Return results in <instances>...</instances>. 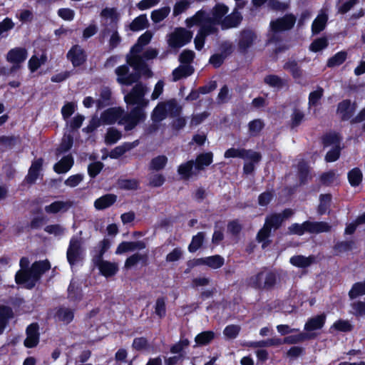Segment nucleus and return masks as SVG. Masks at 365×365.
I'll return each mask as SVG.
<instances>
[{"instance_id":"864d4df0","label":"nucleus","mask_w":365,"mask_h":365,"mask_svg":"<svg viewBox=\"0 0 365 365\" xmlns=\"http://www.w3.org/2000/svg\"><path fill=\"white\" fill-rule=\"evenodd\" d=\"M118 185L120 189L124 190H136L139 188L140 182L137 179H119Z\"/></svg>"},{"instance_id":"9b49d317","label":"nucleus","mask_w":365,"mask_h":365,"mask_svg":"<svg viewBox=\"0 0 365 365\" xmlns=\"http://www.w3.org/2000/svg\"><path fill=\"white\" fill-rule=\"evenodd\" d=\"M356 109V102H351L350 99H344L337 105L336 113L339 115L341 121L350 120Z\"/></svg>"},{"instance_id":"c85d7f7f","label":"nucleus","mask_w":365,"mask_h":365,"mask_svg":"<svg viewBox=\"0 0 365 365\" xmlns=\"http://www.w3.org/2000/svg\"><path fill=\"white\" fill-rule=\"evenodd\" d=\"M317 336L315 333L300 332L296 335H289L283 339V343L287 344H296L306 340L314 339Z\"/></svg>"},{"instance_id":"49530a36","label":"nucleus","mask_w":365,"mask_h":365,"mask_svg":"<svg viewBox=\"0 0 365 365\" xmlns=\"http://www.w3.org/2000/svg\"><path fill=\"white\" fill-rule=\"evenodd\" d=\"M215 338L213 331H204L196 335L195 341L198 346H206Z\"/></svg>"},{"instance_id":"c756f323","label":"nucleus","mask_w":365,"mask_h":365,"mask_svg":"<svg viewBox=\"0 0 365 365\" xmlns=\"http://www.w3.org/2000/svg\"><path fill=\"white\" fill-rule=\"evenodd\" d=\"M137 144L138 141H135L133 143H123L121 145L116 146L112 149L108 155L111 159H118L127 151H129L133 148Z\"/></svg>"},{"instance_id":"c03bdc74","label":"nucleus","mask_w":365,"mask_h":365,"mask_svg":"<svg viewBox=\"0 0 365 365\" xmlns=\"http://www.w3.org/2000/svg\"><path fill=\"white\" fill-rule=\"evenodd\" d=\"M203 259L204 265L215 269L222 267L225 264V259L220 255L203 257Z\"/></svg>"},{"instance_id":"7ed1b4c3","label":"nucleus","mask_w":365,"mask_h":365,"mask_svg":"<svg viewBox=\"0 0 365 365\" xmlns=\"http://www.w3.org/2000/svg\"><path fill=\"white\" fill-rule=\"evenodd\" d=\"M279 275L272 270L259 271L247 279V285L257 290H272L277 283Z\"/></svg>"},{"instance_id":"6e6552de","label":"nucleus","mask_w":365,"mask_h":365,"mask_svg":"<svg viewBox=\"0 0 365 365\" xmlns=\"http://www.w3.org/2000/svg\"><path fill=\"white\" fill-rule=\"evenodd\" d=\"M83 255V248L81 239L76 237H72L66 251V258L68 264L73 267L79 261L82 260Z\"/></svg>"},{"instance_id":"79ce46f5","label":"nucleus","mask_w":365,"mask_h":365,"mask_svg":"<svg viewBox=\"0 0 365 365\" xmlns=\"http://www.w3.org/2000/svg\"><path fill=\"white\" fill-rule=\"evenodd\" d=\"M148 26L149 23L146 14H140L133 20L130 25V29L133 31H138Z\"/></svg>"},{"instance_id":"de8ad7c7","label":"nucleus","mask_w":365,"mask_h":365,"mask_svg":"<svg viewBox=\"0 0 365 365\" xmlns=\"http://www.w3.org/2000/svg\"><path fill=\"white\" fill-rule=\"evenodd\" d=\"M111 101V91L108 88H104L102 89L100 93V98L98 99L96 106L98 109L103 108L110 104Z\"/></svg>"},{"instance_id":"5fc2aeb1","label":"nucleus","mask_w":365,"mask_h":365,"mask_svg":"<svg viewBox=\"0 0 365 365\" xmlns=\"http://www.w3.org/2000/svg\"><path fill=\"white\" fill-rule=\"evenodd\" d=\"M332 196L329 193L321 194L319 195V205L318 206L317 212L319 215H324L327 212V210L330 207Z\"/></svg>"},{"instance_id":"f8f14e48","label":"nucleus","mask_w":365,"mask_h":365,"mask_svg":"<svg viewBox=\"0 0 365 365\" xmlns=\"http://www.w3.org/2000/svg\"><path fill=\"white\" fill-rule=\"evenodd\" d=\"M189 22L191 25L199 26L200 28H203L205 26H211L215 30V32L218 31V29L216 26H214L212 18L210 16V14L207 12L205 10L200 9L197 11L190 19H188Z\"/></svg>"},{"instance_id":"6e6d98bb","label":"nucleus","mask_w":365,"mask_h":365,"mask_svg":"<svg viewBox=\"0 0 365 365\" xmlns=\"http://www.w3.org/2000/svg\"><path fill=\"white\" fill-rule=\"evenodd\" d=\"M363 295H365V279L363 282L354 283L349 291V297L351 299Z\"/></svg>"},{"instance_id":"680f3d73","label":"nucleus","mask_w":365,"mask_h":365,"mask_svg":"<svg viewBox=\"0 0 365 365\" xmlns=\"http://www.w3.org/2000/svg\"><path fill=\"white\" fill-rule=\"evenodd\" d=\"M73 144V137L71 134H68L67 135H64L62 138L61 143L58 148H57V152L59 153H64L69 151Z\"/></svg>"},{"instance_id":"052dcab7","label":"nucleus","mask_w":365,"mask_h":365,"mask_svg":"<svg viewBox=\"0 0 365 365\" xmlns=\"http://www.w3.org/2000/svg\"><path fill=\"white\" fill-rule=\"evenodd\" d=\"M241 330V327L237 324H230L225 327L223 330V334L227 339H235L237 337Z\"/></svg>"},{"instance_id":"412c9836","label":"nucleus","mask_w":365,"mask_h":365,"mask_svg":"<svg viewBox=\"0 0 365 365\" xmlns=\"http://www.w3.org/2000/svg\"><path fill=\"white\" fill-rule=\"evenodd\" d=\"M216 33L217 32H215V30L211 26L200 28L194 39L195 49L200 51L204 47L206 37L210 34H214Z\"/></svg>"},{"instance_id":"09e8293b","label":"nucleus","mask_w":365,"mask_h":365,"mask_svg":"<svg viewBox=\"0 0 365 365\" xmlns=\"http://www.w3.org/2000/svg\"><path fill=\"white\" fill-rule=\"evenodd\" d=\"M205 234L204 232H199L192 237L191 242L188 245V251L191 253L195 252L203 245Z\"/></svg>"},{"instance_id":"aec40b11","label":"nucleus","mask_w":365,"mask_h":365,"mask_svg":"<svg viewBox=\"0 0 365 365\" xmlns=\"http://www.w3.org/2000/svg\"><path fill=\"white\" fill-rule=\"evenodd\" d=\"M43 163V160L42 158H39L32 162L25 179L29 184H34L36 182L39 176L40 171L42 169Z\"/></svg>"},{"instance_id":"603ef678","label":"nucleus","mask_w":365,"mask_h":365,"mask_svg":"<svg viewBox=\"0 0 365 365\" xmlns=\"http://www.w3.org/2000/svg\"><path fill=\"white\" fill-rule=\"evenodd\" d=\"M341 138L336 133H327L322 135V143L324 148L329 147L331 145L336 146L340 145Z\"/></svg>"},{"instance_id":"f704fd0d","label":"nucleus","mask_w":365,"mask_h":365,"mask_svg":"<svg viewBox=\"0 0 365 365\" xmlns=\"http://www.w3.org/2000/svg\"><path fill=\"white\" fill-rule=\"evenodd\" d=\"M168 116L166 104L164 102L159 103L151 113V119L153 123H160Z\"/></svg>"},{"instance_id":"393cba45","label":"nucleus","mask_w":365,"mask_h":365,"mask_svg":"<svg viewBox=\"0 0 365 365\" xmlns=\"http://www.w3.org/2000/svg\"><path fill=\"white\" fill-rule=\"evenodd\" d=\"M116 200L117 196L115 194H106L95 200L94 207L98 210H103L112 206Z\"/></svg>"},{"instance_id":"2eb2a0df","label":"nucleus","mask_w":365,"mask_h":365,"mask_svg":"<svg viewBox=\"0 0 365 365\" xmlns=\"http://www.w3.org/2000/svg\"><path fill=\"white\" fill-rule=\"evenodd\" d=\"M26 338L24 344L26 348H34L39 343V326L37 323H31L26 329Z\"/></svg>"},{"instance_id":"4d7b16f0","label":"nucleus","mask_w":365,"mask_h":365,"mask_svg":"<svg viewBox=\"0 0 365 365\" xmlns=\"http://www.w3.org/2000/svg\"><path fill=\"white\" fill-rule=\"evenodd\" d=\"M264 128V121L259 118L252 120L248 123V130L251 136H257Z\"/></svg>"},{"instance_id":"bf43d9fd","label":"nucleus","mask_w":365,"mask_h":365,"mask_svg":"<svg viewBox=\"0 0 365 365\" xmlns=\"http://www.w3.org/2000/svg\"><path fill=\"white\" fill-rule=\"evenodd\" d=\"M329 46L328 38L325 36L314 39L309 46V50L314 53H317L326 48Z\"/></svg>"},{"instance_id":"c9c22d12","label":"nucleus","mask_w":365,"mask_h":365,"mask_svg":"<svg viewBox=\"0 0 365 365\" xmlns=\"http://www.w3.org/2000/svg\"><path fill=\"white\" fill-rule=\"evenodd\" d=\"M264 83L272 88L278 90L282 89L283 87L287 86V81L282 79L279 76L275 74H269L264 78Z\"/></svg>"},{"instance_id":"7c9ffc66","label":"nucleus","mask_w":365,"mask_h":365,"mask_svg":"<svg viewBox=\"0 0 365 365\" xmlns=\"http://www.w3.org/2000/svg\"><path fill=\"white\" fill-rule=\"evenodd\" d=\"M56 318L65 324H70L74 319V310L70 308L61 307L55 314Z\"/></svg>"},{"instance_id":"0e129e2a","label":"nucleus","mask_w":365,"mask_h":365,"mask_svg":"<svg viewBox=\"0 0 365 365\" xmlns=\"http://www.w3.org/2000/svg\"><path fill=\"white\" fill-rule=\"evenodd\" d=\"M354 242L349 241H339L334 245V250L338 253L346 252L352 250Z\"/></svg>"},{"instance_id":"37998d69","label":"nucleus","mask_w":365,"mask_h":365,"mask_svg":"<svg viewBox=\"0 0 365 365\" xmlns=\"http://www.w3.org/2000/svg\"><path fill=\"white\" fill-rule=\"evenodd\" d=\"M347 58V52L341 51L336 53L333 56L329 58L327 63V66L334 68L344 63Z\"/></svg>"},{"instance_id":"dca6fc26","label":"nucleus","mask_w":365,"mask_h":365,"mask_svg":"<svg viewBox=\"0 0 365 365\" xmlns=\"http://www.w3.org/2000/svg\"><path fill=\"white\" fill-rule=\"evenodd\" d=\"M178 174L183 180H189L193 177L199 175L195 168L194 160H190L178 165L177 169Z\"/></svg>"},{"instance_id":"4be33fe9","label":"nucleus","mask_w":365,"mask_h":365,"mask_svg":"<svg viewBox=\"0 0 365 365\" xmlns=\"http://www.w3.org/2000/svg\"><path fill=\"white\" fill-rule=\"evenodd\" d=\"M74 164V159L71 154L63 156L58 162L54 164L53 170L58 174L66 173L71 170Z\"/></svg>"},{"instance_id":"473e14b6","label":"nucleus","mask_w":365,"mask_h":365,"mask_svg":"<svg viewBox=\"0 0 365 365\" xmlns=\"http://www.w3.org/2000/svg\"><path fill=\"white\" fill-rule=\"evenodd\" d=\"M283 68L289 71L294 79H299L302 77L303 70L294 59L289 60L284 63Z\"/></svg>"},{"instance_id":"774afa93","label":"nucleus","mask_w":365,"mask_h":365,"mask_svg":"<svg viewBox=\"0 0 365 365\" xmlns=\"http://www.w3.org/2000/svg\"><path fill=\"white\" fill-rule=\"evenodd\" d=\"M195 56V53L193 51L185 49L179 55L178 61L182 65H190L193 61Z\"/></svg>"},{"instance_id":"f3484780","label":"nucleus","mask_w":365,"mask_h":365,"mask_svg":"<svg viewBox=\"0 0 365 365\" xmlns=\"http://www.w3.org/2000/svg\"><path fill=\"white\" fill-rule=\"evenodd\" d=\"M256 35L252 30H243L240 34V37L238 42V49L240 53H247L249 48H250L255 40Z\"/></svg>"},{"instance_id":"a18cd8bd","label":"nucleus","mask_w":365,"mask_h":365,"mask_svg":"<svg viewBox=\"0 0 365 365\" xmlns=\"http://www.w3.org/2000/svg\"><path fill=\"white\" fill-rule=\"evenodd\" d=\"M354 327L348 320L338 319L336 320L329 329V332L331 333V330L334 329L340 332H350L353 330Z\"/></svg>"},{"instance_id":"72a5a7b5","label":"nucleus","mask_w":365,"mask_h":365,"mask_svg":"<svg viewBox=\"0 0 365 365\" xmlns=\"http://www.w3.org/2000/svg\"><path fill=\"white\" fill-rule=\"evenodd\" d=\"M30 269H24L19 270L16 272L15 274V282L19 285L24 284V287L28 289H31L32 288H29V284L32 282V274L30 272Z\"/></svg>"},{"instance_id":"e2e57ef3","label":"nucleus","mask_w":365,"mask_h":365,"mask_svg":"<svg viewBox=\"0 0 365 365\" xmlns=\"http://www.w3.org/2000/svg\"><path fill=\"white\" fill-rule=\"evenodd\" d=\"M155 313L160 318L163 319L166 315L165 299L163 297H158L155 304Z\"/></svg>"},{"instance_id":"8fccbe9b","label":"nucleus","mask_w":365,"mask_h":365,"mask_svg":"<svg viewBox=\"0 0 365 365\" xmlns=\"http://www.w3.org/2000/svg\"><path fill=\"white\" fill-rule=\"evenodd\" d=\"M168 158L164 155H160L153 158L149 165V169L151 170L160 171L166 166Z\"/></svg>"},{"instance_id":"2f4dec72","label":"nucleus","mask_w":365,"mask_h":365,"mask_svg":"<svg viewBox=\"0 0 365 365\" xmlns=\"http://www.w3.org/2000/svg\"><path fill=\"white\" fill-rule=\"evenodd\" d=\"M194 73V68L191 65H181L173 71L172 75L174 81L188 77Z\"/></svg>"},{"instance_id":"a211bd4d","label":"nucleus","mask_w":365,"mask_h":365,"mask_svg":"<svg viewBox=\"0 0 365 365\" xmlns=\"http://www.w3.org/2000/svg\"><path fill=\"white\" fill-rule=\"evenodd\" d=\"M327 316L324 313L317 314L307 319L304 324V329L307 333L322 329L326 323Z\"/></svg>"},{"instance_id":"0eeeda50","label":"nucleus","mask_w":365,"mask_h":365,"mask_svg":"<svg viewBox=\"0 0 365 365\" xmlns=\"http://www.w3.org/2000/svg\"><path fill=\"white\" fill-rule=\"evenodd\" d=\"M146 118L145 110L139 108H133L129 113H125L119 119L118 125H124L125 131L133 130L140 123L143 122Z\"/></svg>"},{"instance_id":"39448f33","label":"nucleus","mask_w":365,"mask_h":365,"mask_svg":"<svg viewBox=\"0 0 365 365\" xmlns=\"http://www.w3.org/2000/svg\"><path fill=\"white\" fill-rule=\"evenodd\" d=\"M192 32L183 27H177L167 36V42L169 48L177 53L179 49L187 43L192 38Z\"/></svg>"},{"instance_id":"1a4fd4ad","label":"nucleus","mask_w":365,"mask_h":365,"mask_svg":"<svg viewBox=\"0 0 365 365\" xmlns=\"http://www.w3.org/2000/svg\"><path fill=\"white\" fill-rule=\"evenodd\" d=\"M51 269V264L48 259L34 262L31 267L30 272L32 274V282L29 284V288H34L40 280L41 276Z\"/></svg>"},{"instance_id":"13d9d810","label":"nucleus","mask_w":365,"mask_h":365,"mask_svg":"<svg viewBox=\"0 0 365 365\" xmlns=\"http://www.w3.org/2000/svg\"><path fill=\"white\" fill-rule=\"evenodd\" d=\"M122 138V133L115 128H109L105 136V143L107 145H113Z\"/></svg>"},{"instance_id":"a19ab883","label":"nucleus","mask_w":365,"mask_h":365,"mask_svg":"<svg viewBox=\"0 0 365 365\" xmlns=\"http://www.w3.org/2000/svg\"><path fill=\"white\" fill-rule=\"evenodd\" d=\"M347 178L351 187L359 186L363 180V174L359 168H354L348 172Z\"/></svg>"},{"instance_id":"e433bc0d","label":"nucleus","mask_w":365,"mask_h":365,"mask_svg":"<svg viewBox=\"0 0 365 365\" xmlns=\"http://www.w3.org/2000/svg\"><path fill=\"white\" fill-rule=\"evenodd\" d=\"M328 21V16L327 14H321L314 20L312 24V33L313 35L319 34L320 32L324 30L327 22Z\"/></svg>"},{"instance_id":"6ab92c4d","label":"nucleus","mask_w":365,"mask_h":365,"mask_svg":"<svg viewBox=\"0 0 365 365\" xmlns=\"http://www.w3.org/2000/svg\"><path fill=\"white\" fill-rule=\"evenodd\" d=\"M229 8L224 4H216L211 10L212 20L214 26L221 25L224 17L228 13Z\"/></svg>"},{"instance_id":"3c124183","label":"nucleus","mask_w":365,"mask_h":365,"mask_svg":"<svg viewBox=\"0 0 365 365\" xmlns=\"http://www.w3.org/2000/svg\"><path fill=\"white\" fill-rule=\"evenodd\" d=\"M170 8L168 6L161 7L158 9L153 10L151 12V19L152 21L157 24L163 21L170 14Z\"/></svg>"},{"instance_id":"f257e3e1","label":"nucleus","mask_w":365,"mask_h":365,"mask_svg":"<svg viewBox=\"0 0 365 365\" xmlns=\"http://www.w3.org/2000/svg\"><path fill=\"white\" fill-rule=\"evenodd\" d=\"M115 73L117 82L123 86H131L139 82L142 76L148 78L153 76L148 65L139 55H127L126 64L118 66Z\"/></svg>"},{"instance_id":"b1692460","label":"nucleus","mask_w":365,"mask_h":365,"mask_svg":"<svg viewBox=\"0 0 365 365\" xmlns=\"http://www.w3.org/2000/svg\"><path fill=\"white\" fill-rule=\"evenodd\" d=\"M213 161V153L212 152H207L200 153L197 155L195 163V168L198 173L205 170V167L209 166Z\"/></svg>"},{"instance_id":"423d86ee","label":"nucleus","mask_w":365,"mask_h":365,"mask_svg":"<svg viewBox=\"0 0 365 365\" xmlns=\"http://www.w3.org/2000/svg\"><path fill=\"white\" fill-rule=\"evenodd\" d=\"M135 83L130 91L125 96L124 101L127 105L135 106L134 108L145 110L149 104V101L145 98L147 88L142 83Z\"/></svg>"},{"instance_id":"5701e85b","label":"nucleus","mask_w":365,"mask_h":365,"mask_svg":"<svg viewBox=\"0 0 365 365\" xmlns=\"http://www.w3.org/2000/svg\"><path fill=\"white\" fill-rule=\"evenodd\" d=\"M242 20L241 14L237 11H234L230 14L225 15L221 24L222 29H228L238 26Z\"/></svg>"},{"instance_id":"69168bd1","label":"nucleus","mask_w":365,"mask_h":365,"mask_svg":"<svg viewBox=\"0 0 365 365\" xmlns=\"http://www.w3.org/2000/svg\"><path fill=\"white\" fill-rule=\"evenodd\" d=\"M21 143L19 136L14 135H1L0 136V145L12 148L16 144Z\"/></svg>"},{"instance_id":"4468645a","label":"nucleus","mask_w":365,"mask_h":365,"mask_svg":"<svg viewBox=\"0 0 365 365\" xmlns=\"http://www.w3.org/2000/svg\"><path fill=\"white\" fill-rule=\"evenodd\" d=\"M123 114V108L121 107H112L106 109L101 114V120L104 125H113L119 121Z\"/></svg>"},{"instance_id":"9d476101","label":"nucleus","mask_w":365,"mask_h":365,"mask_svg":"<svg viewBox=\"0 0 365 365\" xmlns=\"http://www.w3.org/2000/svg\"><path fill=\"white\" fill-rule=\"evenodd\" d=\"M66 58L74 68L80 67L86 62L87 53L81 46L75 44L67 52Z\"/></svg>"},{"instance_id":"bb28decb","label":"nucleus","mask_w":365,"mask_h":365,"mask_svg":"<svg viewBox=\"0 0 365 365\" xmlns=\"http://www.w3.org/2000/svg\"><path fill=\"white\" fill-rule=\"evenodd\" d=\"M72 205L73 202L70 200L65 202L60 200L54 201L45 207V211L47 213L56 214L61 211H67Z\"/></svg>"},{"instance_id":"cd10ccee","label":"nucleus","mask_w":365,"mask_h":365,"mask_svg":"<svg viewBox=\"0 0 365 365\" xmlns=\"http://www.w3.org/2000/svg\"><path fill=\"white\" fill-rule=\"evenodd\" d=\"M315 262L313 255L305 257L304 255H294L289 259V262L294 267L299 268H307Z\"/></svg>"},{"instance_id":"58836bf2","label":"nucleus","mask_w":365,"mask_h":365,"mask_svg":"<svg viewBox=\"0 0 365 365\" xmlns=\"http://www.w3.org/2000/svg\"><path fill=\"white\" fill-rule=\"evenodd\" d=\"M100 273L106 278L114 276L118 271L117 264L106 261L98 268Z\"/></svg>"},{"instance_id":"20e7f679","label":"nucleus","mask_w":365,"mask_h":365,"mask_svg":"<svg viewBox=\"0 0 365 365\" xmlns=\"http://www.w3.org/2000/svg\"><path fill=\"white\" fill-rule=\"evenodd\" d=\"M331 226L326 222H311L304 221L302 224L293 223L289 227L290 234L299 236L303 235L305 232L318 234L330 231Z\"/></svg>"},{"instance_id":"ea45409f","label":"nucleus","mask_w":365,"mask_h":365,"mask_svg":"<svg viewBox=\"0 0 365 365\" xmlns=\"http://www.w3.org/2000/svg\"><path fill=\"white\" fill-rule=\"evenodd\" d=\"M282 219L279 217V215H277V212L272 213L268 215L264 221V225L269 229L271 231L273 229L274 230H279L282 225Z\"/></svg>"},{"instance_id":"338daca9","label":"nucleus","mask_w":365,"mask_h":365,"mask_svg":"<svg viewBox=\"0 0 365 365\" xmlns=\"http://www.w3.org/2000/svg\"><path fill=\"white\" fill-rule=\"evenodd\" d=\"M192 1L189 0H179L178 1L173 7V15L177 16L186 10H187L191 4Z\"/></svg>"},{"instance_id":"a878e982","label":"nucleus","mask_w":365,"mask_h":365,"mask_svg":"<svg viewBox=\"0 0 365 365\" xmlns=\"http://www.w3.org/2000/svg\"><path fill=\"white\" fill-rule=\"evenodd\" d=\"M297 176L300 185H306L311 179L310 168L304 160L299 161L297 165Z\"/></svg>"},{"instance_id":"f03ea898","label":"nucleus","mask_w":365,"mask_h":365,"mask_svg":"<svg viewBox=\"0 0 365 365\" xmlns=\"http://www.w3.org/2000/svg\"><path fill=\"white\" fill-rule=\"evenodd\" d=\"M296 20V16L289 13L270 21L266 34V45L279 44L273 51L274 54L278 55L289 49V44L282 43L284 41L283 32L291 30L294 26Z\"/></svg>"},{"instance_id":"4c0bfd02","label":"nucleus","mask_w":365,"mask_h":365,"mask_svg":"<svg viewBox=\"0 0 365 365\" xmlns=\"http://www.w3.org/2000/svg\"><path fill=\"white\" fill-rule=\"evenodd\" d=\"M83 294L81 287L72 281L68 287V299L71 302H77L82 299Z\"/></svg>"},{"instance_id":"ddd939ff","label":"nucleus","mask_w":365,"mask_h":365,"mask_svg":"<svg viewBox=\"0 0 365 365\" xmlns=\"http://www.w3.org/2000/svg\"><path fill=\"white\" fill-rule=\"evenodd\" d=\"M27 56L28 52L25 48L15 47L8 51L6 58L8 62L12 63V66H17L19 70Z\"/></svg>"}]
</instances>
